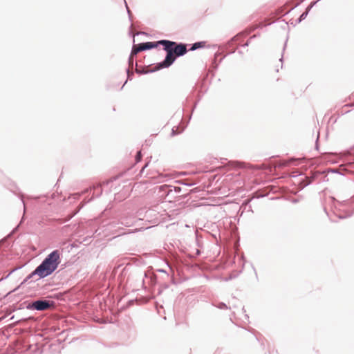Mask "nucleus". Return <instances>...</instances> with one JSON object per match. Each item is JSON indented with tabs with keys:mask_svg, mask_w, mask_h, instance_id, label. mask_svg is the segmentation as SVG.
I'll return each instance as SVG.
<instances>
[{
	"mask_svg": "<svg viewBox=\"0 0 354 354\" xmlns=\"http://www.w3.org/2000/svg\"><path fill=\"white\" fill-rule=\"evenodd\" d=\"M159 43L164 46V50L167 52L165 60L160 63L158 69L169 67L176 59V57L185 55L187 53L185 44H177L174 41L169 40H160Z\"/></svg>",
	"mask_w": 354,
	"mask_h": 354,
	"instance_id": "nucleus-1",
	"label": "nucleus"
},
{
	"mask_svg": "<svg viewBox=\"0 0 354 354\" xmlns=\"http://www.w3.org/2000/svg\"><path fill=\"white\" fill-rule=\"evenodd\" d=\"M60 255L59 250H54L50 253L32 274L38 275L40 278L51 274L60 263Z\"/></svg>",
	"mask_w": 354,
	"mask_h": 354,
	"instance_id": "nucleus-2",
	"label": "nucleus"
},
{
	"mask_svg": "<svg viewBox=\"0 0 354 354\" xmlns=\"http://www.w3.org/2000/svg\"><path fill=\"white\" fill-rule=\"evenodd\" d=\"M32 307L37 310H44L50 308L48 301L38 300L32 303Z\"/></svg>",
	"mask_w": 354,
	"mask_h": 354,
	"instance_id": "nucleus-3",
	"label": "nucleus"
},
{
	"mask_svg": "<svg viewBox=\"0 0 354 354\" xmlns=\"http://www.w3.org/2000/svg\"><path fill=\"white\" fill-rule=\"evenodd\" d=\"M159 44V41L157 42H146V43H141L139 44L140 48L142 51L146 50L148 49L156 48Z\"/></svg>",
	"mask_w": 354,
	"mask_h": 354,
	"instance_id": "nucleus-4",
	"label": "nucleus"
},
{
	"mask_svg": "<svg viewBox=\"0 0 354 354\" xmlns=\"http://www.w3.org/2000/svg\"><path fill=\"white\" fill-rule=\"evenodd\" d=\"M141 49L140 48V46L138 45H134L131 53V56L129 57V62H133V57L136 55H137L139 52H141Z\"/></svg>",
	"mask_w": 354,
	"mask_h": 354,
	"instance_id": "nucleus-5",
	"label": "nucleus"
},
{
	"mask_svg": "<svg viewBox=\"0 0 354 354\" xmlns=\"http://www.w3.org/2000/svg\"><path fill=\"white\" fill-rule=\"evenodd\" d=\"M203 42H197L193 44L192 47L191 48V50H194L198 48L203 47Z\"/></svg>",
	"mask_w": 354,
	"mask_h": 354,
	"instance_id": "nucleus-6",
	"label": "nucleus"
},
{
	"mask_svg": "<svg viewBox=\"0 0 354 354\" xmlns=\"http://www.w3.org/2000/svg\"><path fill=\"white\" fill-rule=\"evenodd\" d=\"M141 158H142L141 151H138L136 156V162H139L141 160Z\"/></svg>",
	"mask_w": 354,
	"mask_h": 354,
	"instance_id": "nucleus-7",
	"label": "nucleus"
},
{
	"mask_svg": "<svg viewBox=\"0 0 354 354\" xmlns=\"http://www.w3.org/2000/svg\"><path fill=\"white\" fill-rule=\"evenodd\" d=\"M354 106L353 104H346L344 107H347V106Z\"/></svg>",
	"mask_w": 354,
	"mask_h": 354,
	"instance_id": "nucleus-8",
	"label": "nucleus"
}]
</instances>
